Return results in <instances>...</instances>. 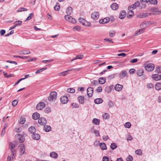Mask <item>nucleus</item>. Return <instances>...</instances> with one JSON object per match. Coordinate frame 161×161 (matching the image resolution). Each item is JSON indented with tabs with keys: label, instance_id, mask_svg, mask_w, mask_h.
Wrapping results in <instances>:
<instances>
[{
	"label": "nucleus",
	"instance_id": "nucleus-1",
	"mask_svg": "<svg viewBox=\"0 0 161 161\" xmlns=\"http://www.w3.org/2000/svg\"><path fill=\"white\" fill-rule=\"evenodd\" d=\"M57 93L56 92L53 91L50 92V96L48 97V99L51 102L55 100L56 99Z\"/></svg>",
	"mask_w": 161,
	"mask_h": 161
},
{
	"label": "nucleus",
	"instance_id": "nucleus-2",
	"mask_svg": "<svg viewBox=\"0 0 161 161\" xmlns=\"http://www.w3.org/2000/svg\"><path fill=\"white\" fill-rule=\"evenodd\" d=\"M145 69L148 71L150 72L153 71L154 69V65L151 63L147 64L145 66Z\"/></svg>",
	"mask_w": 161,
	"mask_h": 161
},
{
	"label": "nucleus",
	"instance_id": "nucleus-3",
	"mask_svg": "<svg viewBox=\"0 0 161 161\" xmlns=\"http://www.w3.org/2000/svg\"><path fill=\"white\" fill-rule=\"evenodd\" d=\"M18 146L17 142L16 141H14L10 142L9 144V148L10 149H15Z\"/></svg>",
	"mask_w": 161,
	"mask_h": 161
},
{
	"label": "nucleus",
	"instance_id": "nucleus-4",
	"mask_svg": "<svg viewBox=\"0 0 161 161\" xmlns=\"http://www.w3.org/2000/svg\"><path fill=\"white\" fill-rule=\"evenodd\" d=\"M19 152L21 155H22L25 152V147L24 144H21L19 146Z\"/></svg>",
	"mask_w": 161,
	"mask_h": 161
},
{
	"label": "nucleus",
	"instance_id": "nucleus-5",
	"mask_svg": "<svg viewBox=\"0 0 161 161\" xmlns=\"http://www.w3.org/2000/svg\"><path fill=\"white\" fill-rule=\"evenodd\" d=\"M38 123L42 125H44L47 124V121L44 118L41 117L38 119Z\"/></svg>",
	"mask_w": 161,
	"mask_h": 161
},
{
	"label": "nucleus",
	"instance_id": "nucleus-6",
	"mask_svg": "<svg viewBox=\"0 0 161 161\" xmlns=\"http://www.w3.org/2000/svg\"><path fill=\"white\" fill-rule=\"evenodd\" d=\"M45 104L43 102H40L38 103L36 107L37 110H41L45 107Z\"/></svg>",
	"mask_w": 161,
	"mask_h": 161
},
{
	"label": "nucleus",
	"instance_id": "nucleus-7",
	"mask_svg": "<svg viewBox=\"0 0 161 161\" xmlns=\"http://www.w3.org/2000/svg\"><path fill=\"white\" fill-rule=\"evenodd\" d=\"M110 19V18L107 17L103 19H100L99 20V23L100 24H106L108 23Z\"/></svg>",
	"mask_w": 161,
	"mask_h": 161
},
{
	"label": "nucleus",
	"instance_id": "nucleus-8",
	"mask_svg": "<svg viewBox=\"0 0 161 161\" xmlns=\"http://www.w3.org/2000/svg\"><path fill=\"white\" fill-rule=\"evenodd\" d=\"M25 135H26V134H25ZM23 136L20 134H18L16 135V136H20V137L19 138V143H21L24 142L25 141V138L24 137V136H25V134L24 132H23V134L22 135Z\"/></svg>",
	"mask_w": 161,
	"mask_h": 161
},
{
	"label": "nucleus",
	"instance_id": "nucleus-9",
	"mask_svg": "<svg viewBox=\"0 0 161 161\" xmlns=\"http://www.w3.org/2000/svg\"><path fill=\"white\" fill-rule=\"evenodd\" d=\"M152 78L155 80L158 81L161 79V75L158 74H153L152 75Z\"/></svg>",
	"mask_w": 161,
	"mask_h": 161
},
{
	"label": "nucleus",
	"instance_id": "nucleus-10",
	"mask_svg": "<svg viewBox=\"0 0 161 161\" xmlns=\"http://www.w3.org/2000/svg\"><path fill=\"white\" fill-rule=\"evenodd\" d=\"M93 88L91 87H89L87 89V94L89 97H92L93 92Z\"/></svg>",
	"mask_w": 161,
	"mask_h": 161
},
{
	"label": "nucleus",
	"instance_id": "nucleus-11",
	"mask_svg": "<svg viewBox=\"0 0 161 161\" xmlns=\"http://www.w3.org/2000/svg\"><path fill=\"white\" fill-rule=\"evenodd\" d=\"M68 98L66 96H62L60 98L61 102L63 104H65L67 103L68 102Z\"/></svg>",
	"mask_w": 161,
	"mask_h": 161
},
{
	"label": "nucleus",
	"instance_id": "nucleus-12",
	"mask_svg": "<svg viewBox=\"0 0 161 161\" xmlns=\"http://www.w3.org/2000/svg\"><path fill=\"white\" fill-rule=\"evenodd\" d=\"M140 3L138 1L136 2L132 5L128 7V9H135L137 7L139 6L140 5Z\"/></svg>",
	"mask_w": 161,
	"mask_h": 161
},
{
	"label": "nucleus",
	"instance_id": "nucleus-13",
	"mask_svg": "<svg viewBox=\"0 0 161 161\" xmlns=\"http://www.w3.org/2000/svg\"><path fill=\"white\" fill-rule=\"evenodd\" d=\"M99 17V14L98 12H95L91 14V18L94 19H97Z\"/></svg>",
	"mask_w": 161,
	"mask_h": 161
},
{
	"label": "nucleus",
	"instance_id": "nucleus-14",
	"mask_svg": "<svg viewBox=\"0 0 161 161\" xmlns=\"http://www.w3.org/2000/svg\"><path fill=\"white\" fill-rule=\"evenodd\" d=\"M123 86L122 85L119 84H116L115 86V89L117 91H121L123 88Z\"/></svg>",
	"mask_w": 161,
	"mask_h": 161
},
{
	"label": "nucleus",
	"instance_id": "nucleus-15",
	"mask_svg": "<svg viewBox=\"0 0 161 161\" xmlns=\"http://www.w3.org/2000/svg\"><path fill=\"white\" fill-rule=\"evenodd\" d=\"M40 114L38 113L35 112L32 115V118L34 120H36L39 119L40 118Z\"/></svg>",
	"mask_w": 161,
	"mask_h": 161
},
{
	"label": "nucleus",
	"instance_id": "nucleus-16",
	"mask_svg": "<svg viewBox=\"0 0 161 161\" xmlns=\"http://www.w3.org/2000/svg\"><path fill=\"white\" fill-rule=\"evenodd\" d=\"M10 151L11 153V155L12 156V158L13 159L15 157V155L16 154L17 150L16 149H10Z\"/></svg>",
	"mask_w": 161,
	"mask_h": 161
},
{
	"label": "nucleus",
	"instance_id": "nucleus-17",
	"mask_svg": "<svg viewBox=\"0 0 161 161\" xmlns=\"http://www.w3.org/2000/svg\"><path fill=\"white\" fill-rule=\"evenodd\" d=\"M127 75V72L125 71H122L119 74V77L122 79L124 78Z\"/></svg>",
	"mask_w": 161,
	"mask_h": 161
},
{
	"label": "nucleus",
	"instance_id": "nucleus-18",
	"mask_svg": "<svg viewBox=\"0 0 161 161\" xmlns=\"http://www.w3.org/2000/svg\"><path fill=\"white\" fill-rule=\"evenodd\" d=\"M79 102L81 104H84V98L83 96H79L78 97Z\"/></svg>",
	"mask_w": 161,
	"mask_h": 161
},
{
	"label": "nucleus",
	"instance_id": "nucleus-19",
	"mask_svg": "<svg viewBox=\"0 0 161 161\" xmlns=\"http://www.w3.org/2000/svg\"><path fill=\"white\" fill-rule=\"evenodd\" d=\"M143 70L141 69H138L136 71V74L138 76H141L143 75Z\"/></svg>",
	"mask_w": 161,
	"mask_h": 161
},
{
	"label": "nucleus",
	"instance_id": "nucleus-20",
	"mask_svg": "<svg viewBox=\"0 0 161 161\" xmlns=\"http://www.w3.org/2000/svg\"><path fill=\"white\" fill-rule=\"evenodd\" d=\"M126 14V12L125 11H122L120 13V15L119 16V18L121 19H123L125 17Z\"/></svg>",
	"mask_w": 161,
	"mask_h": 161
},
{
	"label": "nucleus",
	"instance_id": "nucleus-21",
	"mask_svg": "<svg viewBox=\"0 0 161 161\" xmlns=\"http://www.w3.org/2000/svg\"><path fill=\"white\" fill-rule=\"evenodd\" d=\"M111 8L113 10H116L118 9L119 6L117 3H114L111 5Z\"/></svg>",
	"mask_w": 161,
	"mask_h": 161
},
{
	"label": "nucleus",
	"instance_id": "nucleus-22",
	"mask_svg": "<svg viewBox=\"0 0 161 161\" xmlns=\"http://www.w3.org/2000/svg\"><path fill=\"white\" fill-rule=\"evenodd\" d=\"M29 131L31 133L34 134L36 132V129L34 126H31L28 129Z\"/></svg>",
	"mask_w": 161,
	"mask_h": 161
},
{
	"label": "nucleus",
	"instance_id": "nucleus-23",
	"mask_svg": "<svg viewBox=\"0 0 161 161\" xmlns=\"http://www.w3.org/2000/svg\"><path fill=\"white\" fill-rule=\"evenodd\" d=\"M32 138L36 140H38L40 138V135L38 134L34 133L32 135Z\"/></svg>",
	"mask_w": 161,
	"mask_h": 161
},
{
	"label": "nucleus",
	"instance_id": "nucleus-24",
	"mask_svg": "<svg viewBox=\"0 0 161 161\" xmlns=\"http://www.w3.org/2000/svg\"><path fill=\"white\" fill-rule=\"evenodd\" d=\"M94 102L95 104H99L103 102V100L101 98H97L94 100Z\"/></svg>",
	"mask_w": 161,
	"mask_h": 161
},
{
	"label": "nucleus",
	"instance_id": "nucleus-25",
	"mask_svg": "<svg viewBox=\"0 0 161 161\" xmlns=\"http://www.w3.org/2000/svg\"><path fill=\"white\" fill-rule=\"evenodd\" d=\"M73 12V8L71 7H67L66 10V13L67 15L70 14Z\"/></svg>",
	"mask_w": 161,
	"mask_h": 161
},
{
	"label": "nucleus",
	"instance_id": "nucleus-26",
	"mask_svg": "<svg viewBox=\"0 0 161 161\" xmlns=\"http://www.w3.org/2000/svg\"><path fill=\"white\" fill-rule=\"evenodd\" d=\"M100 147L102 150H106L107 149L106 145L104 143H101L100 144Z\"/></svg>",
	"mask_w": 161,
	"mask_h": 161
},
{
	"label": "nucleus",
	"instance_id": "nucleus-27",
	"mask_svg": "<svg viewBox=\"0 0 161 161\" xmlns=\"http://www.w3.org/2000/svg\"><path fill=\"white\" fill-rule=\"evenodd\" d=\"M106 78L104 77H100L98 79V82L99 83L103 84L105 83Z\"/></svg>",
	"mask_w": 161,
	"mask_h": 161
},
{
	"label": "nucleus",
	"instance_id": "nucleus-28",
	"mask_svg": "<svg viewBox=\"0 0 161 161\" xmlns=\"http://www.w3.org/2000/svg\"><path fill=\"white\" fill-rule=\"evenodd\" d=\"M147 21L142 22L140 25V27L144 30L147 26Z\"/></svg>",
	"mask_w": 161,
	"mask_h": 161
},
{
	"label": "nucleus",
	"instance_id": "nucleus-29",
	"mask_svg": "<svg viewBox=\"0 0 161 161\" xmlns=\"http://www.w3.org/2000/svg\"><path fill=\"white\" fill-rule=\"evenodd\" d=\"M144 30H143V29H139V30L136 31L135 34H134V36H136L138 35H139L144 32Z\"/></svg>",
	"mask_w": 161,
	"mask_h": 161
},
{
	"label": "nucleus",
	"instance_id": "nucleus-30",
	"mask_svg": "<svg viewBox=\"0 0 161 161\" xmlns=\"http://www.w3.org/2000/svg\"><path fill=\"white\" fill-rule=\"evenodd\" d=\"M50 155L51 157L54 158H57L58 156V154L54 152H51L50 153Z\"/></svg>",
	"mask_w": 161,
	"mask_h": 161
},
{
	"label": "nucleus",
	"instance_id": "nucleus-31",
	"mask_svg": "<svg viewBox=\"0 0 161 161\" xmlns=\"http://www.w3.org/2000/svg\"><path fill=\"white\" fill-rule=\"evenodd\" d=\"M44 130L46 132H49L51 130V126L49 125H44Z\"/></svg>",
	"mask_w": 161,
	"mask_h": 161
},
{
	"label": "nucleus",
	"instance_id": "nucleus-32",
	"mask_svg": "<svg viewBox=\"0 0 161 161\" xmlns=\"http://www.w3.org/2000/svg\"><path fill=\"white\" fill-rule=\"evenodd\" d=\"M117 147V145L116 143L114 142L111 143L110 146V147L112 150L115 149Z\"/></svg>",
	"mask_w": 161,
	"mask_h": 161
},
{
	"label": "nucleus",
	"instance_id": "nucleus-33",
	"mask_svg": "<svg viewBox=\"0 0 161 161\" xmlns=\"http://www.w3.org/2000/svg\"><path fill=\"white\" fill-rule=\"evenodd\" d=\"M100 120L96 118H94L92 120V123L95 125H98L100 123Z\"/></svg>",
	"mask_w": 161,
	"mask_h": 161
},
{
	"label": "nucleus",
	"instance_id": "nucleus-34",
	"mask_svg": "<svg viewBox=\"0 0 161 161\" xmlns=\"http://www.w3.org/2000/svg\"><path fill=\"white\" fill-rule=\"evenodd\" d=\"M155 89L158 90L159 91L161 89V83H157L155 85Z\"/></svg>",
	"mask_w": 161,
	"mask_h": 161
},
{
	"label": "nucleus",
	"instance_id": "nucleus-35",
	"mask_svg": "<svg viewBox=\"0 0 161 161\" xmlns=\"http://www.w3.org/2000/svg\"><path fill=\"white\" fill-rule=\"evenodd\" d=\"M20 53L22 54H28L31 53V52L28 50H23L20 51Z\"/></svg>",
	"mask_w": 161,
	"mask_h": 161
},
{
	"label": "nucleus",
	"instance_id": "nucleus-36",
	"mask_svg": "<svg viewBox=\"0 0 161 161\" xmlns=\"http://www.w3.org/2000/svg\"><path fill=\"white\" fill-rule=\"evenodd\" d=\"M64 18L66 20L70 22L72 17L69 15H65Z\"/></svg>",
	"mask_w": 161,
	"mask_h": 161
},
{
	"label": "nucleus",
	"instance_id": "nucleus-37",
	"mask_svg": "<svg viewBox=\"0 0 161 161\" xmlns=\"http://www.w3.org/2000/svg\"><path fill=\"white\" fill-rule=\"evenodd\" d=\"M155 71L158 74L161 73V66H158L156 67Z\"/></svg>",
	"mask_w": 161,
	"mask_h": 161
},
{
	"label": "nucleus",
	"instance_id": "nucleus-38",
	"mask_svg": "<svg viewBox=\"0 0 161 161\" xmlns=\"http://www.w3.org/2000/svg\"><path fill=\"white\" fill-rule=\"evenodd\" d=\"M151 14V13H144L141 15V18H144Z\"/></svg>",
	"mask_w": 161,
	"mask_h": 161
},
{
	"label": "nucleus",
	"instance_id": "nucleus-39",
	"mask_svg": "<svg viewBox=\"0 0 161 161\" xmlns=\"http://www.w3.org/2000/svg\"><path fill=\"white\" fill-rule=\"evenodd\" d=\"M22 21L21 20H18L14 22V24L15 25L16 27L18 25H21Z\"/></svg>",
	"mask_w": 161,
	"mask_h": 161
},
{
	"label": "nucleus",
	"instance_id": "nucleus-40",
	"mask_svg": "<svg viewBox=\"0 0 161 161\" xmlns=\"http://www.w3.org/2000/svg\"><path fill=\"white\" fill-rule=\"evenodd\" d=\"M116 33V32L114 31H111L109 32V36L110 37H112L114 36Z\"/></svg>",
	"mask_w": 161,
	"mask_h": 161
},
{
	"label": "nucleus",
	"instance_id": "nucleus-41",
	"mask_svg": "<svg viewBox=\"0 0 161 161\" xmlns=\"http://www.w3.org/2000/svg\"><path fill=\"white\" fill-rule=\"evenodd\" d=\"M54 8L56 11H58L60 9V5L58 3H56V5L54 7Z\"/></svg>",
	"mask_w": 161,
	"mask_h": 161
},
{
	"label": "nucleus",
	"instance_id": "nucleus-42",
	"mask_svg": "<svg viewBox=\"0 0 161 161\" xmlns=\"http://www.w3.org/2000/svg\"><path fill=\"white\" fill-rule=\"evenodd\" d=\"M47 69V67H44V68H42V69H38L36 72V74H39L41 72H42L44 70H45Z\"/></svg>",
	"mask_w": 161,
	"mask_h": 161
},
{
	"label": "nucleus",
	"instance_id": "nucleus-43",
	"mask_svg": "<svg viewBox=\"0 0 161 161\" xmlns=\"http://www.w3.org/2000/svg\"><path fill=\"white\" fill-rule=\"evenodd\" d=\"M34 16V14L33 13H31L29 14V16L27 17V18H26V19L25 20V21H26V20H28L32 18Z\"/></svg>",
	"mask_w": 161,
	"mask_h": 161
},
{
	"label": "nucleus",
	"instance_id": "nucleus-44",
	"mask_svg": "<svg viewBox=\"0 0 161 161\" xmlns=\"http://www.w3.org/2000/svg\"><path fill=\"white\" fill-rule=\"evenodd\" d=\"M71 106L73 108H78L79 107V105L76 103H72L71 104Z\"/></svg>",
	"mask_w": 161,
	"mask_h": 161
},
{
	"label": "nucleus",
	"instance_id": "nucleus-45",
	"mask_svg": "<svg viewBox=\"0 0 161 161\" xmlns=\"http://www.w3.org/2000/svg\"><path fill=\"white\" fill-rule=\"evenodd\" d=\"M25 119L24 118H21L20 119V120L19 121V123L21 124H24L25 122Z\"/></svg>",
	"mask_w": 161,
	"mask_h": 161
},
{
	"label": "nucleus",
	"instance_id": "nucleus-46",
	"mask_svg": "<svg viewBox=\"0 0 161 161\" xmlns=\"http://www.w3.org/2000/svg\"><path fill=\"white\" fill-rule=\"evenodd\" d=\"M79 22L81 23L83 25H85V20L84 19L80 17L79 19Z\"/></svg>",
	"mask_w": 161,
	"mask_h": 161
},
{
	"label": "nucleus",
	"instance_id": "nucleus-47",
	"mask_svg": "<svg viewBox=\"0 0 161 161\" xmlns=\"http://www.w3.org/2000/svg\"><path fill=\"white\" fill-rule=\"evenodd\" d=\"M73 29L77 31H80L81 29V28L80 26H75L73 28Z\"/></svg>",
	"mask_w": 161,
	"mask_h": 161
},
{
	"label": "nucleus",
	"instance_id": "nucleus-48",
	"mask_svg": "<svg viewBox=\"0 0 161 161\" xmlns=\"http://www.w3.org/2000/svg\"><path fill=\"white\" fill-rule=\"evenodd\" d=\"M136 153L139 155H141L142 154V152L141 149H138L136 151Z\"/></svg>",
	"mask_w": 161,
	"mask_h": 161
},
{
	"label": "nucleus",
	"instance_id": "nucleus-49",
	"mask_svg": "<svg viewBox=\"0 0 161 161\" xmlns=\"http://www.w3.org/2000/svg\"><path fill=\"white\" fill-rule=\"evenodd\" d=\"M105 91L107 92H109L111 91V88L110 86H107L105 88Z\"/></svg>",
	"mask_w": 161,
	"mask_h": 161
},
{
	"label": "nucleus",
	"instance_id": "nucleus-50",
	"mask_svg": "<svg viewBox=\"0 0 161 161\" xmlns=\"http://www.w3.org/2000/svg\"><path fill=\"white\" fill-rule=\"evenodd\" d=\"M103 119H107L109 118V115L107 113L104 114L102 116Z\"/></svg>",
	"mask_w": 161,
	"mask_h": 161
},
{
	"label": "nucleus",
	"instance_id": "nucleus-51",
	"mask_svg": "<svg viewBox=\"0 0 161 161\" xmlns=\"http://www.w3.org/2000/svg\"><path fill=\"white\" fill-rule=\"evenodd\" d=\"M14 58H20L24 59H25L29 57L27 56H17V55H14Z\"/></svg>",
	"mask_w": 161,
	"mask_h": 161
},
{
	"label": "nucleus",
	"instance_id": "nucleus-52",
	"mask_svg": "<svg viewBox=\"0 0 161 161\" xmlns=\"http://www.w3.org/2000/svg\"><path fill=\"white\" fill-rule=\"evenodd\" d=\"M124 126L126 128H129L130 127L131 124L130 122H127L125 124Z\"/></svg>",
	"mask_w": 161,
	"mask_h": 161
},
{
	"label": "nucleus",
	"instance_id": "nucleus-53",
	"mask_svg": "<svg viewBox=\"0 0 161 161\" xmlns=\"http://www.w3.org/2000/svg\"><path fill=\"white\" fill-rule=\"evenodd\" d=\"M117 74H113L108 76V78L109 80H111L115 78V76Z\"/></svg>",
	"mask_w": 161,
	"mask_h": 161
},
{
	"label": "nucleus",
	"instance_id": "nucleus-54",
	"mask_svg": "<svg viewBox=\"0 0 161 161\" xmlns=\"http://www.w3.org/2000/svg\"><path fill=\"white\" fill-rule=\"evenodd\" d=\"M149 2L151 4H156L158 3L157 0H149Z\"/></svg>",
	"mask_w": 161,
	"mask_h": 161
},
{
	"label": "nucleus",
	"instance_id": "nucleus-55",
	"mask_svg": "<svg viewBox=\"0 0 161 161\" xmlns=\"http://www.w3.org/2000/svg\"><path fill=\"white\" fill-rule=\"evenodd\" d=\"M67 91L68 92L73 93L75 92V90L73 88H70L67 89Z\"/></svg>",
	"mask_w": 161,
	"mask_h": 161
},
{
	"label": "nucleus",
	"instance_id": "nucleus-56",
	"mask_svg": "<svg viewBox=\"0 0 161 161\" xmlns=\"http://www.w3.org/2000/svg\"><path fill=\"white\" fill-rule=\"evenodd\" d=\"M104 41H105L106 42H108L109 43H114V42L112 41V39L110 38H105L104 39Z\"/></svg>",
	"mask_w": 161,
	"mask_h": 161
},
{
	"label": "nucleus",
	"instance_id": "nucleus-57",
	"mask_svg": "<svg viewBox=\"0 0 161 161\" xmlns=\"http://www.w3.org/2000/svg\"><path fill=\"white\" fill-rule=\"evenodd\" d=\"M133 157L130 155H129L126 158L127 161H132L133 160Z\"/></svg>",
	"mask_w": 161,
	"mask_h": 161
},
{
	"label": "nucleus",
	"instance_id": "nucleus-58",
	"mask_svg": "<svg viewBox=\"0 0 161 161\" xmlns=\"http://www.w3.org/2000/svg\"><path fill=\"white\" fill-rule=\"evenodd\" d=\"M108 105L109 108H112L114 106V104L112 101H109L108 103Z\"/></svg>",
	"mask_w": 161,
	"mask_h": 161
},
{
	"label": "nucleus",
	"instance_id": "nucleus-59",
	"mask_svg": "<svg viewBox=\"0 0 161 161\" xmlns=\"http://www.w3.org/2000/svg\"><path fill=\"white\" fill-rule=\"evenodd\" d=\"M51 108L49 107L46 108L44 110L45 112L46 113H49L51 112Z\"/></svg>",
	"mask_w": 161,
	"mask_h": 161
},
{
	"label": "nucleus",
	"instance_id": "nucleus-60",
	"mask_svg": "<svg viewBox=\"0 0 161 161\" xmlns=\"http://www.w3.org/2000/svg\"><path fill=\"white\" fill-rule=\"evenodd\" d=\"M83 54H80V55H77L75 57V58L77 59H82L83 57Z\"/></svg>",
	"mask_w": 161,
	"mask_h": 161
},
{
	"label": "nucleus",
	"instance_id": "nucleus-61",
	"mask_svg": "<svg viewBox=\"0 0 161 161\" xmlns=\"http://www.w3.org/2000/svg\"><path fill=\"white\" fill-rule=\"evenodd\" d=\"M27 9L26 8H20L18 10V12H22V11H27Z\"/></svg>",
	"mask_w": 161,
	"mask_h": 161
},
{
	"label": "nucleus",
	"instance_id": "nucleus-62",
	"mask_svg": "<svg viewBox=\"0 0 161 161\" xmlns=\"http://www.w3.org/2000/svg\"><path fill=\"white\" fill-rule=\"evenodd\" d=\"M15 131L17 132H20L21 131V129L20 127L16 128L14 129Z\"/></svg>",
	"mask_w": 161,
	"mask_h": 161
},
{
	"label": "nucleus",
	"instance_id": "nucleus-63",
	"mask_svg": "<svg viewBox=\"0 0 161 161\" xmlns=\"http://www.w3.org/2000/svg\"><path fill=\"white\" fill-rule=\"evenodd\" d=\"M18 103V101L16 100H13L12 102V104L13 106L14 107L16 106Z\"/></svg>",
	"mask_w": 161,
	"mask_h": 161
},
{
	"label": "nucleus",
	"instance_id": "nucleus-64",
	"mask_svg": "<svg viewBox=\"0 0 161 161\" xmlns=\"http://www.w3.org/2000/svg\"><path fill=\"white\" fill-rule=\"evenodd\" d=\"M103 161H109V159L108 157L107 156H103L102 158Z\"/></svg>",
	"mask_w": 161,
	"mask_h": 161
}]
</instances>
